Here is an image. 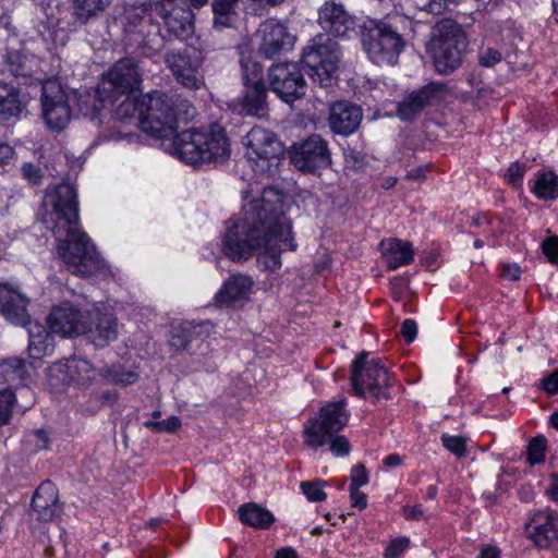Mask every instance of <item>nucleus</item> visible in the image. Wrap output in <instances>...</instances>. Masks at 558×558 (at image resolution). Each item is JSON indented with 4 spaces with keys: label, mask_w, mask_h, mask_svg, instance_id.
Here are the masks:
<instances>
[{
    "label": "nucleus",
    "mask_w": 558,
    "mask_h": 558,
    "mask_svg": "<svg viewBox=\"0 0 558 558\" xmlns=\"http://www.w3.org/2000/svg\"><path fill=\"white\" fill-rule=\"evenodd\" d=\"M295 248L291 221L282 214L272 189H265L262 197L247 203L239 217L226 222L222 251L232 262L256 255L257 263L274 272L281 267V252Z\"/></svg>",
    "instance_id": "nucleus-1"
},
{
    "label": "nucleus",
    "mask_w": 558,
    "mask_h": 558,
    "mask_svg": "<svg viewBox=\"0 0 558 558\" xmlns=\"http://www.w3.org/2000/svg\"><path fill=\"white\" fill-rule=\"evenodd\" d=\"M41 222L59 239L58 255L69 271L81 277H92L106 271V263L85 232L75 228L78 222L76 190L69 183H60L48 191L39 213Z\"/></svg>",
    "instance_id": "nucleus-2"
},
{
    "label": "nucleus",
    "mask_w": 558,
    "mask_h": 558,
    "mask_svg": "<svg viewBox=\"0 0 558 558\" xmlns=\"http://www.w3.org/2000/svg\"><path fill=\"white\" fill-rule=\"evenodd\" d=\"M141 78L138 72H104L97 85L96 94L80 96V111L92 120L98 117L106 102H114L124 97L114 110V117L119 121L135 118L140 122L141 102L134 96L138 90Z\"/></svg>",
    "instance_id": "nucleus-3"
},
{
    "label": "nucleus",
    "mask_w": 558,
    "mask_h": 558,
    "mask_svg": "<svg viewBox=\"0 0 558 558\" xmlns=\"http://www.w3.org/2000/svg\"><path fill=\"white\" fill-rule=\"evenodd\" d=\"M195 113L189 100L154 90L141 101L140 128L155 138H168L175 133L179 121L187 122Z\"/></svg>",
    "instance_id": "nucleus-4"
},
{
    "label": "nucleus",
    "mask_w": 558,
    "mask_h": 558,
    "mask_svg": "<svg viewBox=\"0 0 558 558\" xmlns=\"http://www.w3.org/2000/svg\"><path fill=\"white\" fill-rule=\"evenodd\" d=\"M171 137L166 149L187 165L220 163L230 156L228 137L221 128H213L209 132L190 129Z\"/></svg>",
    "instance_id": "nucleus-5"
},
{
    "label": "nucleus",
    "mask_w": 558,
    "mask_h": 558,
    "mask_svg": "<svg viewBox=\"0 0 558 558\" xmlns=\"http://www.w3.org/2000/svg\"><path fill=\"white\" fill-rule=\"evenodd\" d=\"M359 35L368 58L375 65H396L404 41L389 23L369 19L359 26Z\"/></svg>",
    "instance_id": "nucleus-6"
},
{
    "label": "nucleus",
    "mask_w": 558,
    "mask_h": 558,
    "mask_svg": "<svg viewBox=\"0 0 558 558\" xmlns=\"http://www.w3.org/2000/svg\"><path fill=\"white\" fill-rule=\"evenodd\" d=\"M466 36L461 25L452 19H442L432 28L426 51L435 70H456L461 64V49Z\"/></svg>",
    "instance_id": "nucleus-7"
},
{
    "label": "nucleus",
    "mask_w": 558,
    "mask_h": 558,
    "mask_svg": "<svg viewBox=\"0 0 558 558\" xmlns=\"http://www.w3.org/2000/svg\"><path fill=\"white\" fill-rule=\"evenodd\" d=\"M122 25L128 45L141 49L144 54L151 56L163 48L160 27L151 21L143 5L125 8Z\"/></svg>",
    "instance_id": "nucleus-8"
},
{
    "label": "nucleus",
    "mask_w": 558,
    "mask_h": 558,
    "mask_svg": "<svg viewBox=\"0 0 558 558\" xmlns=\"http://www.w3.org/2000/svg\"><path fill=\"white\" fill-rule=\"evenodd\" d=\"M368 353L361 352L351 366V383L353 390L360 397L369 392L377 400L388 399L387 392L390 386V374L380 360L367 361Z\"/></svg>",
    "instance_id": "nucleus-9"
},
{
    "label": "nucleus",
    "mask_w": 558,
    "mask_h": 558,
    "mask_svg": "<svg viewBox=\"0 0 558 558\" xmlns=\"http://www.w3.org/2000/svg\"><path fill=\"white\" fill-rule=\"evenodd\" d=\"M349 422L345 400L323 405L318 415L308 421L304 428V441L311 448H319L337 435Z\"/></svg>",
    "instance_id": "nucleus-10"
},
{
    "label": "nucleus",
    "mask_w": 558,
    "mask_h": 558,
    "mask_svg": "<svg viewBox=\"0 0 558 558\" xmlns=\"http://www.w3.org/2000/svg\"><path fill=\"white\" fill-rule=\"evenodd\" d=\"M41 90L43 118L50 130L61 131L69 124L72 112L65 92L57 78L39 82Z\"/></svg>",
    "instance_id": "nucleus-11"
},
{
    "label": "nucleus",
    "mask_w": 558,
    "mask_h": 558,
    "mask_svg": "<svg viewBox=\"0 0 558 558\" xmlns=\"http://www.w3.org/2000/svg\"><path fill=\"white\" fill-rule=\"evenodd\" d=\"M289 155L291 163L302 172H315L331 166L328 142L319 134H312L301 143L293 144Z\"/></svg>",
    "instance_id": "nucleus-12"
},
{
    "label": "nucleus",
    "mask_w": 558,
    "mask_h": 558,
    "mask_svg": "<svg viewBox=\"0 0 558 558\" xmlns=\"http://www.w3.org/2000/svg\"><path fill=\"white\" fill-rule=\"evenodd\" d=\"M341 57L339 44L329 36L319 34L303 49L301 63L304 70H337Z\"/></svg>",
    "instance_id": "nucleus-13"
},
{
    "label": "nucleus",
    "mask_w": 558,
    "mask_h": 558,
    "mask_svg": "<svg viewBox=\"0 0 558 558\" xmlns=\"http://www.w3.org/2000/svg\"><path fill=\"white\" fill-rule=\"evenodd\" d=\"M243 82L245 90L234 109L242 116H265L267 92L270 89L267 75L264 76V72H244Z\"/></svg>",
    "instance_id": "nucleus-14"
},
{
    "label": "nucleus",
    "mask_w": 558,
    "mask_h": 558,
    "mask_svg": "<svg viewBox=\"0 0 558 558\" xmlns=\"http://www.w3.org/2000/svg\"><path fill=\"white\" fill-rule=\"evenodd\" d=\"M446 85L438 82L429 83L407 95L398 105L396 116L403 122H412L427 106L441 100Z\"/></svg>",
    "instance_id": "nucleus-15"
},
{
    "label": "nucleus",
    "mask_w": 558,
    "mask_h": 558,
    "mask_svg": "<svg viewBox=\"0 0 558 558\" xmlns=\"http://www.w3.org/2000/svg\"><path fill=\"white\" fill-rule=\"evenodd\" d=\"M93 378V365L82 357H71L65 362L54 363L48 368L49 385L58 390L71 383L87 385Z\"/></svg>",
    "instance_id": "nucleus-16"
},
{
    "label": "nucleus",
    "mask_w": 558,
    "mask_h": 558,
    "mask_svg": "<svg viewBox=\"0 0 558 558\" xmlns=\"http://www.w3.org/2000/svg\"><path fill=\"white\" fill-rule=\"evenodd\" d=\"M318 24L329 35L341 38H350L352 34H359L356 20L342 3L333 0L326 1L318 9Z\"/></svg>",
    "instance_id": "nucleus-17"
},
{
    "label": "nucleus",
    "mask_w": 558,
    "mask_h": 558,
    "mask_svg": "<svg viewBox=\"0 0 558 558\" xmlns=\"http://www.w3.org/2000/svg\"><path fill=\"white\" fill-rule=\"evenodd\" d=\"M260 44L257 57L271 60L279 56L282 51H287L294 45V36L280 22L267 20L260 24L258 28Z\"/></svg>",
    "instance_id": "nucleus-18"
},
{
    "label": "nucleus",
    "mask_w": 558,
    "mask_h": 558,
    "mask_svg": "<svg viewBox=\"0 0 558 558\" xmlns=\"http://www.w3.org/2000/svg\"><path fill=\"white\" fill-rule=\"evenodd\" d=\"M87 313L71 303H63L52 308L47 323L52 333L61 337H76L86 331Z\"/></svg>",
    "instance_id": "nucleus-19"
},
{
    "label": "nucleus",
    "mask_w": 558,
    "mask_h": 558,
    "mask_svg": "<svg viewBox=\"0 0 558 558\" xmlns=\"http://www.w3.org/2000/svg\"><path fill=\"white\" fill-rule=\"evenodd\" d=\"M525 530L537 548H553L558 543V512L549 508L535 512Z\"/></svg>",
    "instance_id": "nucleus-20"
},
{
    "label": "nucleus",
    "mask_w": 558,
    "mask_h": 558,
    "mask_svg": "<svg viewBox=\"0 0 558 558\" xmlns=\"http://www.w3.org/2000/svg\"><path fill=\"white\" fill-rule=\"evenodd\" d=\"M363 119L360 106L349 101L339 100L329 106L327 123L336 135L349 136L357 131Z\"/></svg>",
    "instance_id": "nucleus-21"
},
{
    "label": "nucleus",
    "mask_w": 558,
    "mask_h": 558,
    "mask_svg": "<svg viewBox=\"0 0 558 558\" xmlns=\"http://www.w3.org/2000/svg\"><path fill=\"white\" fill-rule=\"evenodd\" d=\"M28 299L8 283H0V314L11 324L26 326Z\"/></svg>",
    "instance_id": "nucleus-22"
},
{
    "label": "nucleus",
    "mask_w": 558,
    "mask_h": 558,
    "mask_svg": "<svg viewBox=\"0 0 558 558\" xmlns=\"http://www.w3.org/2000/svg\"><path fill=\"white\" fill-rule=\"evenodd\" d=\"M269 88L287 104H292L306 94V82L302 72H267Z\"/></svg>",
    "instance_id": "nucleus-23"
},
{
    "label": "nucleus",
    "mask_w": 558,
    "mask_h": 558,
    "mask_svg": "<svg viewBox=\"0 0 558 558\" xmlns=\"http://www.w3.org/2000/svg\"><path fill=\"white\" fill-rule=\"evenodd\" d=\"M32 509L37 520L45 522L52 521L61 513L58 488L51 481H44L37 487L32 498Z\"/></svg>",
    "instance_id": "nucleus-24"
},
{
    "label": "nucleus",
    "mask_w": 558,
    "mask_h": 558,
    "mask_svg": "<svg viewBox=\"0 0 558 558\" xmlns=\"http://www.w3.org/2000/svg\"><path fill=\"white\" fill-rule=\"evenodd\" d=\"M96 348H105L118 337V320L108 312H96L90 325L86 323L83 333Z\"/></svg>",
    "instance_id": "nucleus-25"
},
{
    "label": "nucleus",
    "mask_w": 558,
    "mask_h": 558,
    "mask_svg": "<svg viewBox=\"0 0 558 558\" xmlns=\"http://www.w3.org/2000/svg\"><path fill=\"white\" fill-rule=\"evenodd\" d=\"M245 145L248 155L260 159L277 157L281 151V145L276 134L263 128H253L245 136Z\"/></svg>",
    "instance_id": "nucleus-26"
},
{
    "label": "nucleus",
    "mask_w": 558,
    "mask_h": 558,
    "mask_svg": "<svg viewBox=\"0 0 558 558\" xmlns=\"http://www.w3.org/2000/svg\"><path fill=\"white\" fill-rule=\"evenodd\" d=\"M254 281L247 275H231L215 295L219 306H230L235 302L245 301L252 291Z\"/></svg>",
    "instance_id": "nucleus-27"
},
{
    "label": "nucleus",
    "mask_w": 558,
    "mask_h": 558,
    "mask_svg": "<svg viewBox=\"0 0 558 558\" xmlns=\"http://www.w3.org/2000/svg\"><path fill=\"white\" fill-rule=\"evenodd\" d=\"M28 331V347L27 351L32 359L39 360L46 355H50L53 351L54 343L50 329L47 330L43 325L37 322H32L25 326Z\"/></svg>",
    "instance_id": "nucleus-28"
},
{
    "label": "nucleus",
    "mask_w": 558,
    "mask_h": 558,
    "mask_svg": "<svg viewBox=\"0 0 558 558\" xmlns=\"http://www.w3.org/2000/svg\"><path fill=\"white\" fill-rule=\"evenodd\" d=\"M384 256L389 269H397L400 266L409 265L414 259L412 243L399 239H390L383 242Z\"/></svg>",
    "instance_id": "nucleus-29"
},
{
    "label": "nucleus",
    "mask_w": 558,
    "mask_h": 558,
    "mask_svg": "<svg viewBox=\"0 0 558 558\" xmlns=\"http://www.w3.org/2000/svg\"><path fill=\"white\" fill-rule=\"evenodd\" d=\"M165 25L170 35L185 39L193 33L192 12L183 9H173L163 16Z\"/></svg>",
    "instance_id": "nucleus-30"
},
{
    "label": "nucleus",
    "mask_w": 558,
    "mask_h": 558,
    "mask_svg": "<svg viewBox=\"0 0 558 558\" xmlns=\"http://www.w3.org/2000/svg\"><path fill=\"white\" fill-rule=\"evenodd\" d=\"M239 518L244 524L255 529H268L275 521L270 511L255 502L242 505L239 508Z\"/></svg>",
    "instance_id": "nucleus-31"
},
{
    "label": "nucleus",
    "mask_w": 558,
    "mask_h": 558,
    "mask_svg": "<svg viewBox=\"0 0 558 558\" xmlns=\"http://www.w3.org/2000/svg\"><path fill=\"white\" fill-rule=\"evenodd\" d=\"M24 109L20 92L13 85L0 83V117L10 119L19 117Z\"/></svg>",
    "instance_id": "nucleus-32"
},
{
    "label": "nucleus",
    "mask_w": 558,
    "mask_h": 558,
    "mask_svg": "<svg viewBox=\"0 0 558 558\" xmlns=\"http://www.w3.org/2000/svg\"><path fill=\"white\" fill-rule=\"evenodd\" d=\"M0 376L7 383L25 384L29 378L28 364L20 357H8L0 362Z\"/></svg>",
    "instance_id": "nucleus-33"
},
{
    "label": "nucleus",
    "mask_w": 558,
    "mask_h": 558,
    "mask_svg": "<svg viewBox=\"0 0 558 558\" xmlns=\"http://www.w3.org/2000/svg\"><path fill=\"white\" fill-rule=\"evenodd\" d=\"M240 0H213L214 25L232 26L238 20Z\"/></svg>",
    "instance_id": "nucleus-34"
},
{
    "label": "nucleus",
    "mask_w": 558,
    "mask_h": 558,
    "mask_svg": "<svg viewBox=\"0 0 558 558\" xmlns=\"http://www.w3.org/2000/svg\"><path fill=\"white\" fill-rule=\"evenodd\" d=\"M532 191L539 199H556L558 197V175L553 171L538 173Z\"/></svg>",
    "instance_id": "nucleus-35"
},
{
    "label": "nucleus",
    "mask_w": 558,
    "mask_h": 558,
    "mask_svg": "<svg viewBox=\"0 0 558 558\" xmlns=\"http://www.w3.org/2000/svg\"><path fill=\"white\" fill-rule=\"evenodd\" d=\"M80 20L87 21L97 16L110 4L112 0H73Z\"/></svg>",
    "instance_id": "nucleus-36"
},
{
    "label": "nucleus",
    "mask_w": 558,
    "mask_h": 558,
    "mask_svg": "<svg viewBox=\"0 0 558 558\" xmlns=\"http://www.w3.org/2000/svg\"><path fill=\"white\" fill-rule=\"evenodd\" d=\"M107 379L116 385L129 386L138 380V373L132 369H125L121 365H113L105 371Z\"/></svg>",
    "instance_id": "nucleus-37"
},
{
    "label": "nucleus",
    "mask_w": 558,
    "mask_h": 558,
    "mask_svg": "<svg viewBox=\"0 0 558 558\" xmlns=\"http://www.w3.org/2000/svg\"><path fill=\"white\" fill-rule=\"evenodd\" d=\"M547 439L544 435H537L532 438L526 448L527 461L531 465L539 464L545 461V451Z\"/></svg>",
    "instance_id": "nucleus-38"
},
{
    "label": "nucleus",
    "mask_w": 558,
    "mask_h": 558,
    "mask_svg": "<svg viewBox=\"0 0 558 558\" xmlns=\"http://www.w3.org/2000/svg\"><path fill=\"white\" fill-rule=\"evenodd\" d=\"M326 485L327 483L323 480L303 481L300 484V488L307 500L320 502L327 498V494L324 490Z\"/></svg>",
    "instance_id": "nucleus-39"
},
{
    "label": "nucleus",
    "mask_w": 558,
    "mask_h": 558,
    "mask_svg": "<svg viewBox=\"0 0 558 558\" xmlns=\"http://www.w3.org/2000/svg\"><path fill=\"white\" fill-rule=\"evenodd\" d=\"M182 325H183V328L191 329V335L187 336L190 343L193 340H197V339H199L201 341H204L215 330L214 324L209 320H205V322H201V323L185 322Z\"/></svg>",
    "instance_id": "nucleus-40"
},
{
    "label": "nucleus",
    "mask_w": 558,
    "mask_h": 558,
    "mask_svg": "<svg viewBox=\"0 0 558 558\" xmlns=\"http://www.w3.org/2000/svg\"><path fill=\"white\" fill-rule=\"evenodd\" d=\"M175 81L184 88L196 90L205 86L204 77L198 72H173Z\"/></svg>",
    "instance_id": "nucleus-41"
},
{
    "label": "nucleus",
    "mask_w": 558,
    "mask_h": 558,
    "mask_svg": "<svg viewBox=\"0 0 558 558\" xmlns=\"http://www.w3.org/2000/svg\"><path fill=\"white\" fill-rule=\"evenodd\" d=\"M189 335H191V329L183 328L182 324L174 327L169 339L170 347L179 353L186 351L190 345Z\"/></svg>",
    "instance_id": "nucleus-42"
},
{
    "label": "nucleus",
    "mask_w": 558,
    "mask_h": 558,
    "mask_svg": "<svg viewBox=\"0 0 558 558\" xmlns=\"http://www.w3.org/2000/svg\"><path fill=\"white\" fill-rule=\"evenodd\" d=\"M16 398L12 390H0V426L9 422Z\"/></svg>",
    "instance_id": "nucleus-43"
},
{
    "label": "nucleus",
    "mask_w": 558,
    "mask_h": 558,
    "mask_svg": "<svg viewBox=\"0 0 558 558\" xmlns=\"http://www.w3.org/2000/svg\"><path fill=\"white\" fill-rule=\"evenodd\" d=\"M345 167L354 171L363 170L366 165V156L354 148L348 147L343 150Z\"/></svg>",
    "instance_id": "nucleus-44"
},
{
    "label": "nucleus",
    "mask_w": 558,
    "mask_h": 558,
    "mask_svg": "<svg viewBox=\"0 0 558 558\" xmlns=\"http://www.w3.org/2000/svg\"><path fill=\"white\" fill-rule=\"evenodd\" d=\"M478 64L483 68H493L502 60V53L495 47H483L477 56Z\"/></svg>",
    "instance_id": "nucleus-45"
},
{
    "label": "nucleus",
    "mask_w": 558,
    "mask_h": 558,
    "mask_svg": "<svg viewBox=\"0 0 558 558\" xmlns=\"http://www.w3.org/2000/svg\"><path fill=\"white\" fill-rule=\"evenodd\" d=\"M144 426L156 433H174L181 426V421L178 416H170L163 421H147Z\"/></svg>",
    "instance_id": "nucleus-46"
},
{
    "label": "nucleus",
    "mask_w": 558,
    "mask_h": 558,
    "mask_svg": "<svg viewBox=\"0 0 558 558\" xmlns=\"http://www.w3.org/2000/svg\"><path fill=\"white\" fill-rule=\"evenodd\" d=\"M441 442L448 451L452 452L458 458L464 457V454L466 452V448H465V439L463 437L449 436V435L444 434L441 436Z\"/></svg>",
    "instance_id": "nucleus-47"
},
{
    "label": "nucleus",
    "mask_w": 558,
    "mask_h": 558,
    "mask_svg": "<svg viewBox=\"0 0 558 558\" xmlns=\"http://www.w3.org/2000/svg\"><path fill=\"white\" fill-rule=\"evenodd\" d=\"M254 51L246 45L239 47V63L242 70H260L263 66L254 59Z\"/></svg>",
    "instance_id": "nucleus-48"
},
{
    "label": "nucleus",
    "mask_w": 558,
    "mask_h": 558,
    "mask_svg": "<svg viewBox=\"0 0 558 558\" xmlns=\"http://www.w3.org/2000/svg\"><path fill=\"white\" fill-rule=\"evenodd\" d=\"M410 539L408 537H398L390 542L384 553V558H399L409 547Z\"/></svg>",
    "instance_id": "nucleus-49"
},
{
    "label": "nucleus",
    "mask_w": 558,
    "mask_h": 558,
    "mask_svg": "<svg viewBox=\"0 0 558 558\" xmlns=\"http://www.w3.org/2000/svg\"><path fill=\"white\" fill-rule=\"evenodd\" d=\"M330 450L336 456H347L350 452V444L345 436L335 435L329 441Z\"/></svg>",
    "instance_id": "nucleus-50"
},
{
    "label": "nucleus",
    "mask_w": 558,
    "mask_h": 558,
    "mask_svg": "<svg viewBox=\"0 0 558 558\" xmlns=\"http://www.w3.org/2000/svg\"><path fill=\"white\" fill-rule=\"evenodd\" d=\"M166 63L170 70H191L189 59L177 52L166 54Z\"/></svg>",
    "instance_id": "nucleus-51"
},
{
    "label": "nucleus",
    "mask_w": 558,
    "mask_h": 558,
    "mask_svg": "<svg viewBox=\"0 0 558 558\" xmlns=\"http://www.w3.org/2000/svg\"><path fill=\"white\" fill-rule=\"evenodd\" d=\"M542 251L553 264L558 263V236H550L543 241Z\"/></svg>",
    "instance_id": "nucleus-52"
},
{
    "label": "nucleus",
    "mask_w": 558,
    "mask_h": 558,
    "mask_svg": "<svg viewBox=\"0 0 558 558\" xmlns=\"http://www.w3.org/2000/svg\"><path fill=\"white\" fill-rule=\"evenodd\" d=\"M23 178H25L32 184H40L43 179L41 169L34 163L26 162L21 168Z\"/></svg>",
    "instance_id": "nucleus-53"
},
{
    "label": "nucleus",
    "mask_w": 558,
    "mask_h": 558,
    "mask_svg": "<svg viewBox=\"0 0 558 558\" xmlns=\"http://www.w3.org/2000/svg\"><path fill=\"white\" fill-rule=\"evenodd\" d=\"M367 482L368 475L365 466L361 463L353 466L351 471V484L349 488H360V486L367 484Z\"/></svg>",
    "instance_id": "nucleus-54"
},
{
    "label": "nucleus",
    "mask_w": 558,
    "mask_h": 558,
    "mask_svg": "<svg viewBox=\"0 0 558 558\" xmlns=\"http://www.w3.org/2000/svg\"><path fill=\"white\" fill-rule=\"evenodd\" d=\"M526 167L524 163L520 162H512L507 171V179L509 183L515 185L521 182L524 173H525Z\"/></svg>",
    "instance_id": "nucleus-55"
},
{
    "label": "nucleus",
    "mask_w": 558,
    "mask_h": 558,
    "mask_svg": "<svg viewBox=\"0 0 558 558\" xmlns=\"http://www.w3.org/2000/svg\"><path fill=\"white\" fill-rule=\"evenodd\" d=\"M401 335L407 343H411L417 333V325L414 319H405L401 326Z\"/></svg>",
    "instance_id": "nucleus-56"
},
{
    "label": "nucleus",
    "mask_w": 558,
    "mask_h": 558,
    "mask_svg": "<svg viewBox=\"0 0 558 558\" xmlns=\"http://www.w3.org/2000/svg\"><path fill=\"white\" fill-rule=\"evenodd\" d=\"M543 389L549 395L558 393V369L554 371L542 381Z\"/></svg>",
    "instance_id": "nucleus-57"
},
{
    "label": "nucleus",
    "mask_w": 558,
    "mask_h": 558,
    "mask_svg": "<svg viewBox=\"0 0 558 558\" xmlns=\"http://www.w3.org/2000/svg\"><path fill=\"white\" fill-rule=\"evenodd\" d=\"M501 276L510 281H517L521 276V268L518 264H505L501 268Z\"/></svg>",
    "instance_id": "nucleus-58"
},
{
    "label": "nucleus",
    "mask_w": 558,
    "mask_h": 558,
    "mask_svg": "<svg viewBox=\"0 0 558 558\" xmlns=\"http://www.w3.org/2000/svg\"><path fill=\"white\" fill-rule=\"evenodd\" d=\"M350 490V499L353 507H357L359 509H364L367 506V497L361 492L359 488H349Z\"/></svg>",
    "instance_id": "nucleus-59"
},
{
    "label": "nucleus",
    "mask_w": 558,
    "mask_h": 558,
    "mask_svg": "<svg viewBox=\"0 0 558 558\" xmlns=\"http://www.w3.org/2000/svg\"><path fill=\"white\" fill-rule=\"evenodd\" d=\"M140 62L133 57H125L114 63L110 70H138Z\"/></svg>",
    "instance_id": "nucleus-60"
},
{
    "label": "nucleus",
    "mask_w": 558,
    "mask_h": 558,
    "mask_svg": "<svg viewBox=\"0 0 558 558\" xmlns=\"http://www.w3.org/2000/svg\"><path fill=\"white\" fill-rule=\"evenodd\" d=\"M457 0H429L424 4L423 9L433 14H440L446 9L448 2H456Z\"/></svg>",
    "instance_id": "nucleus-61"
},
{
    "label": "nucleus",
    "mask_w": 558,
    "mask_h": 558,
    "mask_svg": "<svg viewBox=\"0 0 558 558\" xmlns=\"http://www.w3.org/2000/svg\"><path fill=\"white\" fill-rule=\"evenodd\" d=\"M332 72H313L311 77L313 82H317L320 87L331 86L333 83Z\"/></svg>",
    "instance_id": "nucleus-62"
},
{
    "label": "nucleus",
    "mask_w": 558,
    "mask_h": 558,
    "mask_svg": "<svg viewBox=\"0 0 558 558\" xmlns=\"http://www.w3.org/2000/svg\"><path fill=\"white\" fill-rule=\"evenodd\" d=\"M402 512L408 520H420L423 518V510L420 506H404Z\"/></svg>",
    "instance_id": "nucleus-63"
},
{
    "label": "nucleus",
    "mask_w": 558,
    "mask_h": 558,
    "mask_svg": "<svg viewBox=\"0 0 558 558\" xmlns=\"http://www.w3.org/2000/svg\"><path fill=\"white\" fill-rule=\"evenodd\" d=\"M478 558H500V550L493 545H486L481 549Z\"/></svg>",
    "instance_id": "nucleus-64"
}]
</instances>
